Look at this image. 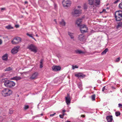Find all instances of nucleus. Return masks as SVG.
<instances>
[{
    "label": "nucleus",
    "mask_w": 122,
    "mask_h": 122,
    "mask_svg": "<svg viewBox=\"0 0 122 122\" xmlns=\"http://www.w3.org/2000/svg\"><path fill=\"white\" fill-rule=\"evenodd\" d=\"M2 81L4 82V85L5 86L10 87L14 86L15 85V83L13 81L9 80L5 81V79H3Z\"/></svg>",
    "instance_id": "1"
},
{
    "label": "nucleus",
    "mask_w": 122,
    "mask_h": 122,
    "mask_svg": "<svg viewBox=\"0 0 122 122\" xmlns=\"http://www.w3.org/2000/svg\"><path fill=\"white\" fill-rule=\"evenodd\" d=\"M12 90L8 89H4L1 92V94L4 97H6L10 96L12 94Z\"/></svg>",
    "instance_id": "2"
},
{
    "label": "nucleus",
    "mask_w": 122,
    "mask_h": 122,
    "mask_svg": "<svg viewBox=\"0 0 122 122\" xmlns=\"http://www.w3.org/2000/svg\"><path fill=\"white\" fill-rule=\"evenodd\" d=\"M115 17L117 21H120L122 20V11H116L115 13Z\"/></svg>",
    "instance_id": "3"
},
{
    "label": "nucleus",
    "mask_w": 122,
    "mask_h": 122,
    "mask_svg": "<svg viewBox=\"0 0 122 122\" xmlns=\"http://www.w3.org/2000/svg\"><path fill=\"white\" fill-rule=\"evenodd\" d=\"M93 0H92V6H93V11L94 13L96 12L97 10L96 9V7H97V6L100 5V0H95L94 2L95 3L94 6V3H93Z\"/></svg>",
    "instance_id": "4"
},
{
    "label": "nucleus",
    "mask_w": 122,
    "mask_h": 122,
    "mask_svg": "<svg viewBox=\"0 0 122 122\" xmlns=\"http://www.w3.org/2000/svg\"><path fill=\"white\" fill-rule=\"evenodd\" d=\"M21 39L20 38L18 37L15 38L11 41L12 44L14 45L18 44L20 43L21 41Z\"/></svg>",
    "instance_id": "5"
},
{
    "label": "nucleus",
    "mask_w": 122,
    "mask_h": 122,
    "mask_svg": "<svg viewBox=\"0 0 122 122\" xmlns=\"http://www.w3.org/2000/svg\"><path fill=\"white\" fill-rule=\"evenodd\" d=\"M71 4V2L69 0H64L62 2L63 6L65 8L69 7Z\"/></svg>",
    "instance_id": "6"
},
{
    "label": "nucleus",
    "mask_w": 122,
    "mask_h": 122,
    "mask_svg": "<svg viewBox=\"0 0 122 122\" xmlns=\"http://www.w3.org/2000/svg\"><path fill=\"white\" fill-rule=\"evenodd\" d=\"M28 47L31 51H33L35 53H36L37 52V48L33 44H30L28 46Z\"/></svg>",
    "instance_id": "7"
},
{
    "label": "nucleus",
    "mask_w": 122,
    "mask_h": 122,
    "mask_svg": "<svg viewBox=\"0 0 122 122\" xmlns=\"http://www.w3.org/2000/svg\"><path fill=\"white\" fill-rule=\"evenodd\" d=\"M78 38L79 40L81 41H84L86 40L85 36L83 34L79 35L78 36Z\"/></svg>",
    "instance_id": "8"
},
{
    "label": "nucleus",
    "mask_w": 122,
    "mask_h": 122,
    "mask_svg": "<svg viewBox=\"0 0 122 122\" xmlns=\"http://www.w3.org/2000/svg\"><path fill=\"white\" fill-rule=\"evenodd\" d=\"M67 95V97H65L66 102L67 104L69 105L71 103V98L69 94H68Z\"/></svg>",
    "instance_id": "9"
},
{
    "label": "nucleus",
    "mask_w": 122,
    "mask_h": 122,
    "mask_svg": "<svg viewBox=\"0 0 122 122\" xmlns=\"http://www.w3.org/2000/svg\"><path fill=\"white\" fill-rule=\"evenodd\" d=\"M52 70L54 71H57L61 70V68L59 66H53L52 67Z\"/></svg>",
    "instance_id": "10"
},
{
    "label": "nucleus",
    "mask_w": 122,
    "mask_h": 122,
    "mask_svg": "<svg viewBox=\"0 0 122 122\" xmlns=\"http://www.w3.org/2000/svg\"><path fill=\"white\" fill-rule=\"evenodd\" d=\"M20 48L19 46H17L16 47H14L11 50V52L12 53H17L18 51V49Z\"/></svg>",
    "instance_id": "11"
},
{
    "label": "nucleus",
    "mask_w": 122,
    "mask_h": 122,
    "mask_svg": "<svg viewBox=\"0 0 122 122\" xmlns=\"http://www.w3.org/2000/svg\"><path fill=\"white\" fill-rule=\"evenodd\" d=\"M38 74L36 72H35L30 77V79L31 80H33L36 78Z\"/></svg>",
    "instance_id": "12"
},
{
    "label": "nucleus",
    "mask_w": 122,
    "mask_h": 122,
    "mask_svg": "<svg viewBox=\"0 0 122 122\" xmlns=\"http://www.w3.org/2000/svg\"><path fill=\"white\" fill-rule=\"evenodd\" d=\"M75 76L78 78L80 77L83 78L85 76V75L83 74L82 73H80L75 74Z\"/></svg>",
    "instance_id": "13"
},
{
    "label": "nucleus",
    "mask_w": 122,
    "mask_h": 122,
    "mask_svg": "<svg viewBox=\"0 0 122 122\" xmlns=\"http://www.w3.org/2000/svg\"><path fill=\"white\" fill-rule=\"evenodd\" d=\"M68 35L70 37L71 39H72L73 41H75L74 37V33H71L70 31H68Z\"/></svg>",
    "instance_id": "14"
},
{
    "label": "nucleus",
    "mask_w": 122,
    "mask_h": 122,
    "mask_svg": "<svg viewBox=\"0 0 122 122\" xmlns=\"http://www.w3.org/2000/svg\"><path fill=\"white\" fill-rule=\"evenodd\" d=\"M106 119L108 122H111L112 120V116H109L106 117Z\"/></svg>",
    "instance_id": "15"
},
{
    "label": "nucleus",
    "mask_w": 122,
    "mask_h": 122,
    "mask_svg": "<svg viewBox=\"0 0 122 122\" xmlns=\"http://www.w3.org/2000/svg\"><path fill=\"white\" fill-rule=\"evenodd\" d=\"M80 31L82 33H84L87 32L88 30L87 28H82L80 29Z\"/></svg>",
    "instance_id": "16"
},
{
    "label": "nucleus",
    "mask_w": 122,
    "mask_h": 122,
    "mask_svg": "<svg viewBox=\"0 0 122 122\" xmlns=\"http://www.w3.org/2000/svg\"><path fill=\"white\" fill-rule=\"evenodd\" d=\"M8 56L7 54H5L2 57V59L3 60L6 61L7 59Z\"/></svg>",
    "instance_id": "17"
},
{
    "label": "nucleus",
    "mask_w": 122,
    "mask_h": 122,
    "mask_svg": "<svg viewBox=\"0 0 122 122\" xmlns=\"http://www.w3.org/2000/svg\"><path fill=\"white\" fill-rule=\"evenodd\" d=\"M82 21V20L81 18L78 19L76 20V23L77 24V25L81 24V22Z\"/></svg>",
    "instance_id": "18"
},
{
    "label": "nucleus",
    "mask_w": 122,
    "mask_h": 122,
    "mask_svg": "<svg viewBox=\"0 0 122 122\" xmlns=\"http://www.w3.org/2000/svg\"><path fill=\"white\" fill-rule=\"evenodd\" d=\"M59 24L61 25L64 26L66 25V23L63 19H62L61 21L60 22Z\"/></svg>",
    "instance_id": "19"
},
{
    "label": "nucleus",
    "mask_w": 122,
    "mask_h": 122,
    "mask_svg": "<svg viewBox=\"0 0 122 122\" xmlns=\"http://www.w3.org/2000/svg\"><path fill=\"white\" fill-rule=\"evenodd\" d=\"M77 26L80 27V30L82 28H87L86 25L84 24L81 25V24H80L79 25H78Z\"/></svg>",
    "instance_id": "20"
},
{
    "label": "nucleus",
    "mask_w": 122,
    "mask_h": 122,
    "mask_svg": "<svg viewBox=\"0 0 122 122\" xmlns=\"http://www.w3.org/2000/svg\"><path fill=\"white\" fill-rule=\"evenodd\" d=\"M81 10H75L74 11V14H79L81 13Z\"/></svg>",
    "instance_id": "21"
},
{
    "label": "nucleus",
    "mask_w": 122,
    "mask_h": 122,
    "mask_svg": "<svg viewBox=\"0 0 122 122\" xmlns=\"http://www.w3.org/2000/svg\"><path fill=\"white\" fill-rule=\"evenodd\" d=\"M75 52L76 53H84V52L82 51L78 50H75Z\"/></svg>",
    "instance_id": "22"
},
{
    "label": "nucleus",
    "mask_w": 122,
    "mask_h": 122,
    "mask_svg": "<svg viewBox=\"0 0 122 122\" xmlns=\"http://www.w3.org/2000/svg\"><path fill=\"white\" fill-rule=\"evenodd\" d=\"M5 27L7 29L9 30L13 28V27L12 26L10 25H9L7 26H6Z\"/></svg>",
    "instance_id": "23"
},
{
    "label": "nucleus",
    "mask_w": 122,
    "mask_h": 122,
    "mask_svg": "<svg viewBox=\"0 0 122 122\" xmlns=\"http://www.w3.org/2000/svg\"><path fill=\"white\" fill-rule=\"evenodd\" d=\"M12 69V68L10 67H9L6 68V69H4V71H9L11 70Z\"/></svg>",
    "instance_id": "24"
},
{
    "label": "nucleus",
    "mask_w": 122,
    "mask_h": 122,
    "mask_svg": "<svg viewBox=\"0 0 122 122\" xmlns=\"http://www.w3.org/2000/svg\"><path fill=\"white\" fill-rule=\"evenodd\" d=\"M13 78L14 80H19L21 79V78L20 76H17L14 77Z\"/></svg>",
    "instance_id": "25"
},
{
    "label": "nucleus",
    "mask_w": 122,
    "mask_h": 122,
    "mask_svg": "<svg viewBox=\"0 0 122 122\" xmlns=\"http://www.w3.org/2000/svg\"><path fill=\"white\" fill-rule=\"evenodd\" d=\"M14 110L13 109H10L9 110V113L10 114H11L13 113Z\"/></svg>",
    "instance_id": "26"
},
{
    "label": "nucleus",
    "mask_w": 122,
    "mask_h": 122,
    "mask_svg": "<svg viewBox=\"0 0 122 122\" xmlns=\"http://www.w3.org/2000/svg\"><path fill=\"white\" fill-rule=\"evenodd\" d=\"M122 26V22H121L118 24L117 26V28L120 27Z\"/></svg>",
    "instance_id": "27"
},
{
    "label": "nucleus",
    "mask_w": 122,
    "mask_h": 122,
    "mask_svg": "<svg viewBox=\"0 0 122 122\" xmlns=\"http://www.w3.org/2000/svg\"><path fill=\"white\" fill-rule=\"evenodd\" d=\"M121 113L119 112H115V114L116 116L117 117L120 115Z\"/></svg>",
    "instance_id": "28"
},
{
    "label": "nucleus",
    "mask_w": 122,
    "mask_h": 122,
    "mask_svg": "<svg viewBox=\"0 0 122 122\" xmlns=\"http://www.w3.org/2000/svg\"><path fill=\"white\" fill-rule=\"evenodd\" d=\"M108 48L106 49L103 51L102 52V53H106V52L108 51Z\"/></svg>",
    "instance_id": "29"
},
{
    "label": "nucleus",
    "mask_w": 122,
    "mask_h": 122,
    "mask_svg": "<svg viewBox=\"0 0 122 122\" xmlns=\"http://www.w3.org/2000/svg\"><path fill=\"white\" fill-rule=\"evenodd\" d=\"M83 7H84V9L86 10L87 9V6L86 4L85 3V4H84V5H83Z\"/></svg>",
    "instance_id": "30"
},
{
    "label": "nucleus",
    "mask_w": 122,
    "mask_h": 122,
    "mask_svg": "<svg viewBox=\"0 0 122 122\" xmlns=\"http://www.w3.org/2000/svg\"><path fill=\"white\" fill-rule=\"evenodd\" d=\"M65 115L64 113H62V115H60L59 117L60 118L63 119L64 118V116Z\"/></svg>",
    "instance_id": "31"
},
{
    "label": "nucleus",
    "mask_w": 122,
    "mask_h": 122,
    "mask_svg": "<svg viewBox=\"0 0 122 122\" xmlns=\"http://www.w3.org/2000/svg\"><path fill=\"white\" fill-rule=\"evenodd\" d=\"M95 94H94L92 95V100L94 101L95 100Z\"/></svg>",
    "instance_id": "32"
},
{
    "label": "nucleus",
    "mask_w": 122,
    "mask_h": 122,
    "mask_svg": "<svg viewBox=\"0 0 122 122\" xmlns=\"http://www.w3.org/2000/svg\"><path fill=\"white\" fill-rule=\"evenodd\" d=\"M72 69L73 70L75 68H78V66L76 65H75V66L72 65Z\"/></svg>",
    "instance_id": "33"
},
{
    "label": "nucleus",
    "mask_w": 122,
    "mask_h": 122,
    "mask_svg": "<svg viewBox=\"0 0 122 122\" xmlns=\"http://www.w3.org/2000/svg\"><path fill=\"white\" fill-rule=\"evenodd\" d=\"M119 7L120 9H122V2L119 4Z\"/></svg>",
    "instance_id": "34"
},
{
    "label": "nucleus",
    "mask_w": 122,
    "mask_h": 122,
    "mask_svg": "<svg viewBox=\"0 0 122 122\" xmlns=\"http://www.w3.org/2000/svg\"><path fill=\"white\" fill-rule=\"evenodd\" d=\"M29 107V106L28 105H26L24 107V109L26 110L27 109H28Z\"/></svg>",
    "instance_id": "35"
},
{
    "label": "nucleus",
    "mask_w": 122,
    "mask_h": 122,
    "mask_svg": "<svg viewBox=\"0 0 122 122\" xmlns=\"http://www.w3.org/2000/svg\"><path fill=\"white\" fill-rule=\"evenodd\" d=\"M103 12H107L106 11V10L105 9H103V10L101 12H100V13H102Z\"/></svg>",
    "instance_id": "36"
},
{
    "label": "nucleus",
    "mask_w": 122,
    "mask_h": 122,
    "mask_svg": "<svg viewBox=\"0 0 122 122\" xmlns=\"http://www.w3.org/2000/svg\"><path fill=\"white\" fill-rule=\"evenodd\" d=\"M89 4L90 5H92V0H88Z\"/></svg>",
    "instance_id": "37"
},
{
    "label": "nucleus",
    "mask_w": 122,
    "mask_h": 122,
    "mask_svg": "<svg viewBox=\"0 0 122 122\" xmlns=\"http://www.w3.org/2000/svg\"><path fill=\"white\" fill-rule=\"evenodd\" d=\"M120 57H118L117 58L116 60V62H118L120 60Z\"/></svg>",
    "instance_id": "38"
},
{
    "label": "nucleus",
    "mask_w": 122,
    "mask_h": 122,
    "mask_svg": "<svg viewBox=\"0 0 122 122\" xmlns=\"http://www.w3.org/2000/svg\"><path fill=\"white\" fill-rule=\"evenodd\" d=\"M44 60L43 59H41L40 61V64H43V62Z\"/></svg>",
    "instance_id": "39"
},
{
    "label": "nucleus",
    "mask_w": 122,
    "mask_h": 122,
    "mask_svg": "<svg viewBox=\"0 0 122 122\" xmlns=\"http://www.w3.org/2000/svg\"><path fill=\"white\" fill-rule=\"evenodd\" d=\"M27 36H29L30 37H31L32 36V35L31 34H30L28 33H27Z\"/></svg>",
    "instance_id": "40"
},
{
    "label": "nucleus",
    "mask_w": 122,
    "mask_h": 122,
    "mask_svg": "<svg viewBox=\"0 0 122 122\" xmlns=\"http://www.w3.org/2000/svg\"><path fill=\"white\" fill-rule=\"evenodd\" d=\"M119 0H117L114 2V3L115 4H116L119 2Z\"/></svg>",
    "instance_id": "41"
},
{
    "label": "nucleus",
    "mask_w": 122,
    "mask_h": 122,
    "mask_svg": "<svg viewBox=\"0 0 122 122\" xmlns=\"http://www.w3.org/2000/svg\"><path fill=\"white\" fill-rule=\"evenodd\" d=\"M15 26L16 28H18L19 27V25H15Z\"/></svg>",
    "instance_id": "42"
},
{
    "label": "nucleus",
    "mask_w": 122,
    "mask_h": 122,
    "mask_svg": "<svg viewBox=\"0 0 122 122\" xmlns=\"http://www.w3.org/2000/svg\"><path fill=\"white\" fill-rule=\"evenodd\" d=\"M105 86H104L103 87L102 89V91L103 92H104L105 90Z\"/></svg>",
    "instance_id": "43"
},
{
    "label": "nucleus",
    "mask_w": 122,
    "mask_h": 122,
    "mask_svg": "<svg viewBox=\"0 0 122 122\" xmlns=\"http://www.w3.org/2000/svg\"><path fill=\"white\" fill-rule=\"evenodd\" d=\"M118 106H119V107H121L122 108V104H118Z\"/></svg>",
    "instance_id": "44"
},
{
    "label": "nucleus",
    "mask_w": 122,
    "mask_h": 122,
    "mask_svg": "<svg viewBox=\"0 0 122 122\" xmlns=\"http://www.w3.org/2000/svg\"><path fill=\"white\" fill-rule=\"evenodd\" d=\"M81 86L82 85L81 84H80L79 85V87L81 89Z\"/></svg>",
    "instance_id": "45"
},
{
    "label": "nucleus",
    "mask_w": 122,
    "mask_h": 122,
    "mask_svg": "<svg viewBox=\"0 0 122 122\" xmlns=\"http://www.w3.org/2000/svg\"><path fill=\"white\" fill-rule=\"evenodd\" d=\"M43 64H40V68H41L43 67L42 66Z\"/></svg>",
    "instance_id": "46"
},
{
    "label": "nucleus",
    "mask_w": 122,
    "mask_h": 122,
    "mask_svg": "<svg viewBox=\"0 0 122 122\" xmlns=\"http://www.w3.org/2000/svg\"><path fill=\"white\" fill-rule=\"evenodd\" d=\"M54 6L55 8H56L57 7V5L56 4H54Z\"/></svg>",
    "instance_id": "47"
},
{
    "label": "nucleus",
    "mask_w": 122,
    "mask_h": 122,
    "mask_svg": "<svg viewBox=\"0 0 122 122\" xmlns=\"http://www.w3.org/2000/svg\"><path fill=\"white\" fill-rule=\"evenodd\" d=\"M56 114V113H55L54 114H51L50 115V116H53L55 114Z\"/></svg>",
    "instance_id": "48"
},
{
    "label": "nucleus",
    "mask_w": 122,
    "mask_h": 122,
    "mask_svg": "<svg viewBox=\"0 0 122 122\" xmlns=\"http://www.w3.org/2000/svg\"><path fill=\"white\" fill-rule=\"evenodd\" d=\"M81 117H85V115H81Z\"/></svg>",
    "instance_id": "49"
},
{
    "label": "nucleus",
    "mask_w": 122,
    "mask_h": 122,
    "mask_svg": "<svg viewBox=\"0 0 122 122\" xmlns=\"http://www.w3.org/2000/svg\"><path fill=\"white\" fill-rule=\"evenodd\" d=\"M2 43V41L0 39V45H1Z\"/></svg>",
    "instance_id": "50"
},
{
    "label": "nucleus",
    "mask_w": 122,
    "mask_h": 122,
    "mask_svg": "<svg viewBox=\"0 0 122 122\" xmlns=\"http://www.w3.org/2000/svg\"><path fill=\"white\" fill-rule=\"evenodd\" d=\"M66 112L65 110H64L62 111L63 113H64V112Z\"/></svg>",
    "instance_id": "51"
},
{
    "label": "nucleus",
    "mask_w": 122,
    "mask_h": 122,
    "mask_svg": "<svg viewBox=\"0 0 122 122\" xmlns=\"http://www.w3.org/2000/svg\"><path fill=\"white\" fill-rule=\"evenodd\" d=\"M28 2L27 1H26L25 2V4H28Z\"/></svg>",
    "instance_id": "52"
},
{
    "label": "nucleus",
    "mask_w": 122,
    "mask_h": 122,
    "mask_svg": "<svg viewBox=\"0 0 122 122\" xmlns=\"http://www.w3.org/2000/svg\"><path fill=\"white\" fill-rule=\"evenodd\" d=\"M77 7L78 8H81V6H77Z\"/></svg>",
    "instance_id": "53"
},
{
    "label": "nucleus",
    "mask_w": 122,
    "mask_h": 122,
    "mask_svg": "<svg viewBox=\"0 0 122 122\" xmlns=\"http://www.w3.org/2000/svg\"><path fill=\"white\" fill-rule=\"evenodd\" d=\"M55 21V22L56 24H57V22L56 21V19H54V20Z\"/></svg>",
    "instance_id": "54"
},
{
    "label": "nucleus",
    "mask_w": 122,
    "mask_h": 122,
    "mask_svg": "<svg viewBox=\"0 0 122 122\" xmlns=\"http://www.w3.org/2000/svg\"><path fill=\"white\" fill-rule=\"evenodd\" d=\"M5 9L4 8H2L1 9V10H4Z\"/></svg>",
    "instance_id": "55"
},
{
    "label": "nucleus",
    "mask_w": 122,
    "mask_h": 122,
    "mask_svg": "<svg viewBox=\"0 0 122 122\" xmlns=\"http://www.w3.org/2000/svg\"><path fill=\"white\" fill-rule=\"evenodd\" d=\"M112 89H115V88H114L113 86H112Z\"/></svg>",
    "instance_id": "56"
},
{
    "label": "nucleus",
    "mask_w": 122,
    "mask_h": 122,
    "mask_svg": "<svg viewBox=\"0 0 122 122\" xmlns=\"http://www.w3.org/2000/svg\"><path fill=\"white\" fill-rule=\"evenodd\" d=\"M40 115H41V116H42L43 115V113H41V114Z\"/></svg>",
    "instance_id": "57"
},
{
    "label": "nucleus",
    "mask_w": 122,
    "mask_h": 122,
    "mask_svg": "<svg viewBox=\"0 0 122 122\" xmlns=\"http://www.w3.org/2000/svg\"><path fill=\"white\" fill-rule=\"evenodd\" d=\"M33 39L35 41H36V39L34 38Z\"/></svg>",
    "instance_id": "58"
},
{
    "label": "nucleus",
    "mask_w": 122,
    "mask_h": 122,
    "mask_svg": "<svg viewBox=\"0 0 122 122\" xmlns=\"http://www.w3.org/2000/svg\"><path fill=\"white\" fill-rule=\"evenodd\" d=\"M31 37L32 38V39H33L34 38V37L33 36H32Z\"/></svg>",
    "instance_id": "59"
},
{
    "label": "nucleus",
    "mask_w": 122,
    "mask_h": 122,
    "mask_svg": "<svg viewBox=\"0 0 122 122\" xmlns=\"http://www.w3.org/2000/svg\"><path fill=\"white\" fill-rule=\"evenodd\" d=\"M36 36H38V35H37L36 34Z\"/></svg>",
    "instance_id": "60"
},
{
    "label": "nucleus",
    "mask_w": 122,
    "mask_h": 122,
    "mask_svg": "<svg viewBox=\"0 0 122 122\" xmlns=\"http://www.w3.org/2000/svg\"><path fill=\"white\" fill-rule=\"evenodd\" d=\"M66 122H71L70 121H67Z\"/></svg>",
    "instance_id": "61"
},
{
    "label": "nucleus",
    "mask_w": 122,
    "mask_h": 122,
    "mask_svg": "<svg viewBox=\"0 0 122 122\" xmlns=\"http://www.w3.org/2000/svg\"><path fill=\"white\" fill-rule=\"evenodd\" d=\"M107 9H108V8H107Z\"/></svg>",
    "instance_id": "62"
},
{
    "label": "nucleus",
    "mask_w": 122,
    "mask_h": 122,
    "mask_svg": "<svg viewBox=\"0 0 122 122\" xmlns=\"http://www.w3.org/2000/svg\"><path fill=\"white\" fill-rule=\"evenodd\" d=\"M94 89H95V87H94Z\"/></svg>",
    "instance_id": "63"
}]
</instances>
